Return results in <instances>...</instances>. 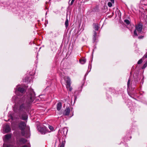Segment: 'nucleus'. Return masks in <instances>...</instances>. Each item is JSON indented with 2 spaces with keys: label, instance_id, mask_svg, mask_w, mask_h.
Segmentation results:
<instances>
[{
  "label": "nucleus",
  "instance_id": "nucleus-1",
  "mask_svg": "<svg viewBox=\"0 0 147 147\" xmlns=\"http://www.w3.org/2000/svg\"><path fill=\"white\" fill-rule=\"evenodd\" d=\"M35 98V94L33 90L31 88L28 90L26 94L22 98L14 96L12 98L15 103L13 107L14 112L10 111L8 114L9 119L14 120L20 118L23 120L27 119V113Z\"/></svg>",
  "mask_w": 147,
  "mask_h": 147
},
{
  "label": "nucleus",
  "instance_id": "nucleus-2",
  "mask_svg": "<svg viewBox=\"0 0 147 147\" xmlns=\"http://www.w3.org/2000/svg\"><path fill=\"white\" fill-rule=\"evenodd\" d=\"M18 127L21 131L22 135L26 138L30 136L29 128L26 126L25 122L20 121L18 124Z\"/></svg>",
  "mask_w": 147,
  "mask_h": 147
},
{
  "label": "nucleus",
  "instance_id": "nucleus-3",
  "mask_svg": "<svg viewBox=\"0 0 147 147\" xmlns=\"http://www.w3.org/2000/svg\"><path fill=\"white\" fill-rule=\"evenodd\" d=\"M139 80L140 78H138L137 76H134L133 83H131V79L129 78L127 83V90H128L129 88L131 86H132V88H133V89L134 90L135 88L134 86L136 85Z\"/></svg>",
  "mask_w": 147,
  "mask_h": 147
},
{
  "label": "nucleus",
  "instance_id": "nucleus-4",
  "mask_svg": "<svg viewBox=\"0 0 147 147\" xmlns=\"http://www.w3.org/2000/svg\"><path fill=\"white\" fill-rule=\"evenodd\" d=\"M11 137L10 134H6L4 136L3 138L4 143L3 144V147H14L11 144H9L8 142Z\"/></svg>",
  "mask_w": 147,
  "mask_h": 147
},
{
  "label": "nucleus",
  "instance_id": "nucleus-5",
  "mask_svg": "<svg viewBox=\"0 0 147 147\" xmlns=\"http://www.w3.org/2000/svg\"><path fill=\"white\" fill-rule=\"evenodd\" d=\"M37 125H39L37 126V128L38 131L42 134H44L47 131V128L44 125H40L39 122L36 123Z\"/></svg>",
  "mask_w": 147,
  "mask_h": 147
},
{
  "label": "nucleus",
  "instance_id": "nucleus-6",
  "mask_svg": "<svg viewBox=\"0 0 147 147\" xmlns=\"http://www.w3.org/2000/svg\"><path fill=\"white\" fill-rule=\"evenodd\" d=\"M14 90L15 93L18 96L22 95L25 91L24 89L19 85L17 86Z\"/></svg>",
  "mask_w": 147,
  "mask_h": 147
},
{
  "label": "nucleus",
  "instance_id": "nucleus-7",
  "mask_svg": "<svg viewBox=\"0 0 147 147\" xmlns=\"http://www.w3.org/2000/svg\"><path fill=\"white\" fill-rule=\"evenodd\" d=\"M64 79L67 83L66 87L67 90L69 91H71L72 88L71 86V80L70 78L68 76H65L64 77Z\"/></svg>",
  "mask_w": 147,
  "mask_h": 147
},
{
  "label": "nucleus",
  "instance_id": "nucleus-8",
  "mask_svg": "<svg viewBox=\"0 0 147 147\" xmlns=\"http://www.w3.org/2000/svg\"><path fill=\"white\" fill-rule=\"evenodd\" d=\"M142 25L140 24H139L136 25V29L134 31V36H137L138 34L136 32V31L138 32V33H140L142 31Z\"/></svg>",
  "mask_w": 147,
  "mask_h": 147
},
{
  "label": "nucleus",
  "instance_id": "nucleus-9",
  "mask_svg": "<svg viewBox=\"0 0 147 147\" xmlns=\"http://www.w3.org/2000/svg\"><path fill=\"white\" fill-rule=\"evenodd\" d=\"M27 140L24 138H21L17 140V144L18 146L25 143Z\"/></svg>",
  "mask_w": 147,
  "mask_h": 147
},
{
  "label": "nucleus",
  "instance_id": "nucleus-10",
  "mask_svg": "<svg viewBox=\"0 0 147 147\" xmlns=\"http://www.w3.org/2000/svg\"><path fill=\"white\" fill-rule=\"evenodd\" d=\"M11 130V128L9 125L7 124L4 125L3 127V132L4 134L7 133L10 131Z\"/></svg>",
  "mask_w": 147,
  "mask_h": 147
},
{
  "label": "nucleus",
  "instance_id": "nucleus-11",
  "mask_svg": "<svg viewBox=\"0 0 147 147\" xmlns=\"http://www.w3.org/2000/svg\"><path fill=\"white\" fill-rule=\"evenodd\" d=\"M67 128L64 127L61 130V133L62 135L65 136L67 134Z\"/></svg>",
  "mask_w": 147,
  "mask_h": 147
},
{
  "label": "nucleus",
  "instance_id": "nucleus-12",
  "mask_svg": "<svg viewBox=\"0 0 147 147\" xmlns=\"http://www.w3.org/2000/svg\"><path fill=\"white\" fill-rule=\"evenodd\" d=\"M70 109L69 107L67 108L65 110L63 113V115L65 116L69 115L70 112Z\"/></svg>",
  "mask_w": 147,
  "mask_h": 147
},
{
  "label": "nucleus",
  "instance_id": "nucleus-13",
  "mask_svg": "<svg viewBox=\"0 0 147 147\" xmlns=\"http://www.w3.org/2000/svg\"><path fill=\"white\" fill-rule=\"evenodd\" d=\"M62 107V104L61 102L58 103L57 105V109L58 111H59Z\"/></svg>",
  "mask_w": 147,
  "mask_h": 147
},
{
  "label": "nucleus",
  "instance_id": "nucleus-14",
  "mask_svg": "<svg viewBox=\"0 0 147 147\" xmlns=\"http://www.w3.org/2000/svg\"><path fill=\"white\" fill-rule=\"evenodd\" d=\"M86 61V59L85 58L81 59H80L79 62L82 64L85 63Z\"/></svg>",
  "mask_w": 147,
  "mask_h": 147
},
{
  "label": "nucleus",
  "instance_id": "nucleus-15",
  "mask_svg": "<svg viewBox=\"0 0 147 147\" xmlns=\"http://www.w3.org/2000/svg\"><path fill=\"white\" fill-rule=\"evenodd\" d=\"M94 29L96 31L98 30V24L96 23H94L93 24Z\"/></svg>",
  "mask_w": 147,
  "mask_h": 147
},
{
  "label": "nucleus",
  "instance_id": "nucleus-16",
  "mask_svg": "<svg viewBox=\"0 0 147 147\" xmlns=\"http://www.w3.org/2000/svg\"><path fill=\"white\" fill-rule=\"evenodd\" d=\"M133 91H134V90H133ZM128 94L129 95V96L131 97L132 98L133 97L132 95H134V96H136V93L135 94V93H134V92H132V93H130L129 92H128Z\"/></svg>",
  "mask_w": 147,
  "mask_h": 147
},
{
  "label": "nucleus",
  "instance_id": "nucleus-17",
  "mask_svg": "<svg viewBox=\"0 0 147 147\" xmlns=\"http://www.w3.org/2000/svg\"><path fill=\"white\" fill-rule=\"evenodd\" d=\"M68 22L69 21L67 19H66L65 21V27L67 28L68 26Z\"/></svg>",
  "mask_w": 147,
  "mask_h": 147
},
{
  "label": "nucleus",
  "instance_id": "nucleus-18",
  "mask_svg": "<svg viewBox=\"0 0 147 147\" xmlns=\"http://www.w3.org/2000/svg\"><path fill=\"white\" fill-rule=\"evenodd\" d=\"M147 66V62H146L142 67V69H144Z\"/></svg>",
  "mask_w": 147,
  "mask_h": 147
},
{
  "label": "nucleus",
  "instance_id": "nucleus-19",
  "mask_svg": "<svg viewBox=\"0 0 147 147\" xmlns=\"http://www.w3.org/2000/svg\"><path fill=\"white\" fill-rule=\"evenodd\" d=\"M124 22L127 24H129L130 23L129 21L128 20H124Z\"/></svg>",
  "mask_w": 147,
  "mask_h": 147
},
{
  "label": "nucleus",
  "instance_id": "nucleus-20",
  "mask_svg": "<svg viewBox=\"0 0 147 147\" xmlns=\"http://www.w3.org/2000/svg\"><path fill=\"white\" fill-rule=\"evenodd\" d=\"M142 62V59H140L138 62V64H141Z\"/></svg>",
  "mask_w": 147,
  "mask_h": 147
},
{
  "label": "nucleus",
  "instance_id": "nucleus-21",
  "mask_svg": "<svg viewBox=\"0 0 147 147\" xmlns=\"http://www.w3.org/2000/svg\"><path fill=\"white\" fill-rule=\"evenodd\" d=\"M112 3H112L111 2H108V6L109 7H111L112 5Z\"/></svg>",
  "mask_w": 147,
  "mask_h": 147
},
{
  "label": "nucleus",
  "instance_id": "nucleus-22",
  "mask_svg": "<svg viewBox=\"0 0 147 147\" xmlns=\"http://www.w3.org/2000/svg\"><path fill=\"white\" fill-rule=\"evenodd\" d=\"M64 144L63 142L59 145V147H64Z\"/></svg>",
  "mask_w": 147,
  "mask_h": 147
},
{
  "label": "nucleus",
  "instance_id": "nucleus-23",
  "mask_svg": "<svg viewBox=\"0 0 147 147\" xmlns=\"http://www.w3.org/2000/svg\"><path fill=\"white\" fill-rule=\"evenodd\" d=\"M49 129L51 130H53V127L49 125Z\"/></svg>",
  "mask_w": 147,
  "mask_h": 147
},
{
  "label": "nucleus",
  "instance_id": "nucleus-24",
  "mask_svg": "<svg viewBox=\"0 0 147 147\" xmlns=\"http://www.w3.org/2000/svg\"><path fill=\"white\" fill-rule=\"evenodd\" d=\"M96 36H93V40L94 42H95L96 40Z\"/></svg>",
  "mask_w": 147,
  "mask_h": 147
},
{
  "label": "nucleus",
  "instance_id": "nucleus-25",
  "mask_svg": "<svg viewBox=\"0 0 147 147\" xmlns=\"http://www.w3.org/2000/svg\"><path fill=\"white\" fill-rule=\"evenodd\" d=\"M97 35V33L96 31H94V34L93 36H96Z\"/></svg>",
  "mask_w": 147,
  "mask_h": 147
},
{
  "label": "nucleus",
  "instance_id": "nucleus-26",
  "mask_svg": "<svg viewBox=\"0 0 147 147\" xmlns=\"http://www.w3.org/2000/svg\"><path fill=\"white\" fill-rule=\"evenodd\" d=\"M145 57V58H147V53L144 55L143 58Z\"/></svg>",
  "mask_w": 147,
  "mask_h": 147
},
{
  "label": "nucleus",
  "instance_id": "nucleus-27",
  "mask_svg": "<svg viewBox=\"0 0 147 147\" xmlns=\"http://www.w3.org/2000/svg\"><path fill=\"white\" fill-rule=\"evenodd\" d=\"M143 36H140L138 37L139 38L141 39L143 38Z\"/></svg>",
  "mask_w": 147,
  "mask_h": 147
},
{
  "label": "nucleus",
  "instance_id": "nucleus-28",
  "mask_svg": "<svg viewBox=\"0 0 147 147\" xmlns=\"http://www.w3.org/2000/svg\"><path fill=\"white\" fill-rule=\"evenodd\" d=\"M43 96H44V95H40L39 96V97L40 98H44V97H43Z\"/></svg>",
  "mask_w": 147,
  "mask_h": 147
},
{
  "label": "nucleus",
  "instance_id": "nucleus-29",
  "mask_svg": "<svg viewBox=\"0 0 147 147\" xmlns=\"http://www.w3.org/2000/svg\"><path fill=\"white\" fill-rule=\"evenodd\" d=\"M110 0L113 3H114V0Z\"/></svg>",
  "mask_w": 147,
  "mask_h": 147
},
{
  "label": "nucleus",
  "instance_id": "nucleus-30",
  "mask_svg": "<svg viewBox=\"0 0 147 147\" xmlns=\"http://www.w3.org/2000/svg\"><path fill=\"white\" fill-rule=\"evenodd\" d=\"M74 2V1H73L72 0L71 1L70 4V5H72L73 4Z\"/></svg>",
  "mask_w": 147,
  "mask_h": 147
},
{
  "label": "nucleus",
  "instance_id": "nucleus-31",
  "mask_svg": "<svg viewBox=\"0 0 147 147\" xmlns=\"http://www.w3.org/2000/svg\"><path fill=\"white\" fill-rule=\"evenodd\" d=\"M22 147H28V146L27 145H25L22 146Z\"/></svg>",
  "mask_w": 147,
  "mask_h": 147
},
{
  "label": "nucleus",
  "instance_id": "nucleus-32",
  "mask_svg": "<svg viewBox=\"0 0 147 147\" xmlns=\"http://www.w3.org/2000/svg\"><path fill=\"white\" fill-rule=\"evenodd\" d=\"M90 71H90H88V72H87L85 74V76H86V75H88V73Z\"/></svg>",
  "mask_w": 147,
  "mask_h": 147
},
{
  "label": "nucleus",
  "instance_id": "nucleus-33",
  "mask_svg": "<svg viewBox=\"0 0 147 147\" xmlns=\"http://www.w3.org/2000/svg\"><path fill=\"white\" fill-rule=\"evenodd\" d=\"M74 96L75 97V99H74V102H75L76 101V99H77V97L76 96Z\"/></svg>",
  "mask_w": 147,
  "mask_h": 147
},
{
  "label": "nucleus",
  "instance_id": "nucleus-34",
  "mask_svg": "<svg viewBox=\"0 0 147 147\" xmlns=\"http://www.w3.org/2000/svg\"><path fill=\"white\" fill-rule=\"evenodd\" d=\"M13 125V123H12V125Z\"/></svg>",
  "mask_w": 147,
  "mask_h": 147
},
{
  "label": "nucleus",
  "instance_id": "nucleus-35",
  "mask_svg": "<svg viewBox=\"0 0 147 147\" xmlns=\"http://www.w3.org/2000/svg\"><path fill=\"white\" fill-rule=\"evenodd\" d=\"M71 0L74 1H75V0Z\"/></svg>",
  "mask_w": 147,
  "mask_h": 147
},
{
  "label": "nucleus",
  "instance_id": "nucleus-36",
  "mask_svg": "<svg viewBox=\"0 0 147 147\" xmlns=\"http://www.w3.org/2000/svg\"><path fill=\"white\" fill-rule=\"evenodd\" d=\"M126 140H129V139H126Z\"/></svg>",
  "mask_w": 147,
  "mask_h": 147
},
{
  "label": "nucleus",
  "instance_id": "nucleus-37",
  "mask_svg": "<svg viewBox=\"0 0 147 147\" xmlns=\"http://www.w3.org/2000/svg\"><path fill=\"white\" fill-rule=\"evenodd\" d=\"M131 137H130V138L131 139Z\"/></svg>",
  "mask_w": 147,
  "mask_h": 147
},
{
  "label": "nucleus",
  "instance_id": "nucleus-38",
  "mask_svg": "<svg viewBox=\"0 0 147 147\" xmlns=\"http://www.w3.org/2000/svg\"><path fill=\"white\" fill-rule=\"evenodd\" d=\"M91 68V67H90V69Z\"/></svg>",
  "mask_w": 147,
  "mask_h": 147
},
{
  "label": "nucleus",
  "instance_id": "nucleus-39",
  "mask_svg": "<svg viewBox=\"0 0 147 147\" xmlns=\"http://www.w3.org/2000/svg\"><path fill=\"white\" fill-rule=\"evenodd\" d=\"M128 105H129V104H128Z\"/></svg>",
  "mask_w": 147,
  "mask_h": 147
}]
</instances>
